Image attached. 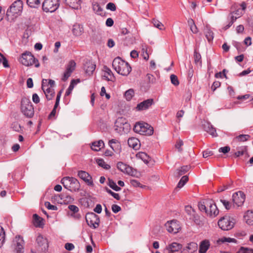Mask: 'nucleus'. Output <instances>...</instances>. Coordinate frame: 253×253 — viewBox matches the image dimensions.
<instances>
[{"instance_id": "1", "label": "nucleus", "mask_w": 253, "mask_h": 253, "mask_svg": "<svg viewBox=\"0 0 253 253\" xmlns=\"http://www.w3.org/2000/svg\"><path fill=\"white\" fill-rule=\"evenodd\" d=\"M199 210L205 212L208 216L211 217H214L219 213V211L211 199H204L200 201L198 204Z\"/></svg>"}, {"instance_id": "2", "label": "nucleus", "mask_w": 253, "mask_h": 253, "mask_svg": "<svg viewBox=\"0 0 253 253\" xmlns=\"http://www.w3.org/2000/svg\"><path fill=\"white\" fill-rule=\"evenodd\" d=\"M112 66L114 69L122 76H127L131 71V68L129 64L119 57L114 59Z\"/></svg>"}, {"instance_id": "3", "label": "nucleus", "mask_w": 253, "mask_h": 253, "mask_svg": "<svg viewBox=\"0 0 253 253\" xmlns=\"http://www.w3.org/2000/svg\"><path fill=\"white\" fill-rule=\"evenodd\" d=\"M23 1L21 0L14 1L7 10L6 15L8 20L13 21L20 15L23 10Z\"/></svg>"}, {"instance_id": "4", "label": "nucleus", "mask_w": 253, "mask_h": 253, "mask_svg": "<svg viewBox=\"0 0 253 253\" xmlns=\"http://www.w3.org/2000/svg\"><path fill=\"white\" fill-rule=\"evenodd\" d=\"M19 61L25 66L29 67L34 65L36 68L40 67L39 60L30 51H26L23 52L21 55Z\"/></svg>"}, {"instance_id": "5", "label": "nucleus", "mask_w": 253, "mask_h": 253, "mask_svg": "<svg viewBox=\"0 0 253 253\" xmlns=\"http://www.w3.org/2000/svg\"><path fill=\"white\" fill-rule=\"evenodd\" d=\"M63 186L72 192L78 191L80 188V184L77 179L73 177H65L61 180Z\"/></svg>"}, {"instance_id": "6", "label": "nucleus", "mask_w": 253, "mask_h": 253, "mask_svg": "<svg viewBox=\"0 0 253 253\" xmlns=\"http://www.w3.org/2000/svg\"><path fill=\"white\" fill-rule=\"evenodd\" d=\"M21 110L26 117L31 118L34 115V109L30 100L23 97L21 102Z\"/></svg>"}, {"instance_id": "7", "label": "nucleus", "mask_w": 253, "mask_h": 253, "mask_svg": "<svg viewBox=\"0 0 253 253\" xmlns=\"http://www.w3.org/2000/svg\"><path fill=\"white\" fill-rule=\"evenodd\" d=\"M135 132L144 135H151L153 133V128L149 124L143 123H137L133 128Z\"/></svg>"}, {"instance_id": "8", "label": "nucleus", "mask_w": 253, "mask_h": 253, "mask_svg": "<svg viewBox=\"0 0 253 253\" xmlns=\"http://www.w3.org/2000/svg\"><path fill=\"white\" fill-rule=\"evenodd\" d=\"M235 220L229 216H225L221 218L218 221V225L223 230H229L234 226Z\"/></svg>"}, {"instance_id": "9", "label": "nucleus", "mask_w": 253, "mask_h": 253, "mask_svg": "<svg viewBox=\"0 0 253 253\" xmlns=\"http://www.w3.org/2000/svg\"><path fill=\"white\" fill-rule=\"evenodd\" d=\"M24 241L23 237L18 235L13 239L11 248L14 253H24Z\"/></svg>"}, {"instance_id": "10", "label": "nucleus", "mask_w": 253, "mask_h": 253, "mask_svg": "<svg viewBox=\"0 0 253 253\" xmlns=\"http://www.w3.org/2000/svg\"><path fill=\"white\" fill-rule=\"evenodd\" d=\"M59 5V0H44L42 8L45 12H53L58 9Z\"/></svg>"}, {"instance_id": "11", "label": "nucleus", "mask_w": 253, "mask_h": 253, "mask_svg": "<svg viewBox=\"0 0 253 253\" xmlns=\"http://www.w3.org/2000/svg\"><path fill=\"white\" fill-rule=\"evenodd\" d=\"M86 221L90 227L96 228L99 225V218L93 212L88 213L85 216Z\"/></svg>"}, {"instance_id": "12", "label": "nucleus", "mask_w": 253, "mask_h": 253, "mask_svg": "<svg viewBox=\"0 0 253 253\" xmlns=\"http://www.w3.org/2000/svg\"><path fill=\"white\" fill-rule=\"evenodd\" d=\"M246 5L245 2H242L241 4H233L231 7V14H234L238 17H240L246 8Z\"/></svg>"}, {"instance_id": "13", "label": "nucleus", "mask_w": 253, "mask_h": 253, "mask_svg": "<svg viewBox=\"0 0 253 253\" xmlns=\"http://www.w3.org/2000/svg\"><path fill=\"white\" fill-rule=\"evenodd\" d=\"M76 63L73 60H70L66 65V70L62 77L63 81H66L71 75L72 73L75 70Z\"/></svg>"}, {"instance_id": "14", "label": "nucleus", "mask_w": 253, "mask_h": 253, "mask_svg": "<svg viewBox=\"0 0 253 253\" xmlns=\"http://www.w3.org/2000/svg\"><path fill=\"white\" fill-rule=\"evenodd\" d=\"M165 225L167 231L169 233L175 234L178 232L180 229V226L178 222L176 220L169 221Z\"/></svg>"}, {"instance_id": "15", "label": "nucleus", "mask_w": 253, "mask_h": 253, "mask_svg": "<svg viewBox=\"0 0 253 253\" xmlns=\"http://www.w3.org/2000/svg\"><path fill=\"white\" fill-rule=\"evenodd\" d=\"M245 200V195L241 191H238L233 194L232 201L234 206L240 207L243 205Z\"/></svg>"}, {"instance_id": "16", "label": "nucleus", "mask_w": 253, "mask_h": 253, "mask_svg": "<svg viewBox=\"0 0 253 253\" xmlns=\"http://www.w3.org/2000/svg\"><path fill=\"white\" fill-rule=\"evenodd\" d=\"M154 103L153 99H148L140 103H138L135 107L134 110L136 111H141L149 109Z\"/></svg>"}, {"instance_id": "17", "label": "nucleus", "mask_w": 253, "mask_h": 253, "mask_svg": "<svg viewBox=\"0 0 253 253\" xmlns=\"http://www.w3.org/2000/svg\"><path fill=\"white\" fill-rule=\"evenodd\" d=\"M78 175L87 185H93V182L92 177L88 172L84 170H79L78 172Z\"/></svg>"}, {"instance_id": "18", "label": "nucleus", "mask_w": 253, "mask_h": 253, "mask_svg": "<svg viewBox=\"0 0 253 253\" xmlns=\"http://www.w3.org/2000/svg\"><path fill=\"white\" fill-rule=\"evenodd\" d=\"M42 89L44 91L47 100H51L54 96L55 92L53 88L49 87L48 85H45L43 81L42 84Z\"/></svg>"}, {"instance_id": "19", "label": "nucleus", "mask_w": 253, "mask_h": 253, "mask_svg": "<svg viewBox=\"0 0 253 253\" xmlns=\"http://www.w3.org/2000/svg\"><path fill=\"white\" fill-rule=\"evenodd\" d=\"M102 76L104 79L108 81H114L115 77L110 69L106 66H104L102 69Z\"/></svg>"}, {"instance_id": "20", "label": "nucleus", "mask_w": 253, "mask_h": 253, "mask_svg": "<svg viewBox=\"0 0 253 253\" xmlns=\"http://www.w3.org/2000/svg\"><path fill=\"white\" fill-rule=\"evenodd\" d=\"M109 145L116 153H119L121 150V145L119 140L112 139L108 142Z\"/></svg>"}, {"instance_id": "21", "label": "nucleus", "mask_w": 253, "mask_h": 253, "mask_svg": "<svg viewBox=\"0 0 253 253\" xmlns=\"http://www.w3.org/2000/svg\"><path fill=\"white\" fill-rule=\"evenodd\" d=\"M117 168L124 173H126L128 174H132V168L129 166L124 164L123 162H120L117 163Z\"/></svg>"}, {"instance_id": "22", "label": "nucleus", "mask_w": 253, "mask_h": 253, "mask_svg": "<svg viewBox=\"0 0 253 253\" xmlns=\"http://www.w3.org/2000/svg\"><path fill=\"white\" fill-rule=\"evenodd\" d=\"M128 145L129 147L135 150H138L140 147V142L139 139L135 137H130L127 141Z\"/></svg>"}, {"instance_id": "23", "label": "nucleus", "mask_w": 253, "mask_h": 253, "mask_svg": "<svg viewBox=\"0 0 253 253\" xmlns=\"http://www.w3.org/2000/svg\"><path fill=\"white\" fill-rule=\"evenodd\" d=\"M210 247V243L208 240H204L200 242L199 245V253H206Z\"/></svg>"}, {"instance_id": "24", "label": "nucleus", "mask_w": 253, "mask_h": 253, "mask_svg": "<svg viewBox=\"0 0 253 253\" xmlns=\"http://www.w3.org/2000/svg\"><path fill=\"white\" fill-rule=\"evenodd\" d=\"M198 249L197 244L194 242H191L184 248V253H193L196 251Z\"/></svg>"}, {"instance_id": "25", "label": "nucleus", "mask_w": 253, "mask_h": 253, "mask_svg": "<svg viewBox=\"0 0 253 253\" xmlns=\"http://www.w3.org/2000/svg\"><path fill=\"white\" fill-rule=\"evenodd\" d=\"M33 223L36 227H42L43 225V219L37 214L33 215Z\"/></svg>"}, {"instance_id": "26", "label": "nucleus", "mask_w": 253, "mask_h": 253, "mask_svg": "<svg viewBox=\"0 0 253 253\" xmlns=\"http://www.w3.org/2000/svg\"><path fill=\"white\" fill-rule=\"evenodd\" d=\"M96 65L91 62H87L84 64V69L85 72L88 75H91L95 70Z\"/></svg>"}, {"instance_id": "27", "label": "nucleus", "mask_w": 253, "mask_h": 253, "mask_svg": "<svg viewBox=\"0 0 253 253\" xmlns=\"http://www.w3.org/2000/svg\"><path fill=\"white\" fill-rule=\"evenodd\" d=\"M72 32L74 35L80 36L84 32L83 27L81 25L76 24L73 25Z\"/></svg>"}, {"instance_id": "28", "label": "nucleus", "mask_w": 253, "mask_h": 253, "mask_svg": "<svg viewBox=\"0 0 253 253\" xmlns=\"http://www.w3.org/2000/svg\"><path fill=\"white\" fill-rule=\"evenodd\" d=\"M244 220L250 225H253V211H248L245 214Z\"/></svg>"}, {"instance_id": "29", "label": "nucleus", "mask_w": 253, "mask_h": 253, "mask_svg": "<svg viewBox=\"0 0 253 253\" xmlns=\"http://www.w3.org/2000/svg\"><path fill=\"white\" fill-rule=\"evenodd\" d=\"M66 4L74 9H78L80 7L81 0H64Z\"/></svg>"}, {"instance_id": "30", "label": "nucleus", "mask_w": 253, "mask_h": 253, "mask_svg": "<svg viewBox=\"0 0 253 253\" xmlns=\"http://www.w3.org/2000/svg\"><path fill=\"white\" fill-rule=\"evenodd\" d=\"M204 130L212 136H216V129L210 124L207 123L204 125Z\"/></svg>"}, {"instance_id": "31", "label": "nucleus", "mask_w": 253, "mask_h": 253, "mask_svg": "<svg viewBox=\"0 0 253 253\" xmlns=\"http://www.w3.org/2000/svg\"><path fill=\"white\" fill-rule=\"evenodd\" d=\"M204 34L209 42L212 41L214 36L213 32L207 26L204 29Z\"/></svg>"}, {"instance_id": "32", "label": "nucleus", "mask_w": 253, "mask_h": 253, "mask_svg": "<svg viewBox=\"0 0 253 253\" xmlns=\"http://www.w3.org/2000/svg\"><path fill=\"white\" fill-rule=\"evenodd\" d=\"M104 146V142L100 140L98 141L94 142L92 143V145L91 146V148L92 150L95 151H98L102 148H103Z\"/></svg>"}, {"instance_id": "33", "label": "nucleus", "mask_w": 253, "mask_h": 253, "mask_svg": "<svg viewBox=\"0 0 253 253\" xmlns=\"http://www.w3.org/2000/svg\"><path fill=\"white\" fill-rule=\"evenodd\" d=\"M182 248V245L179 243L173 242L171 244L169 245L168 247V250H169L170 252L173 253L175 252H178Z\"/></svg>"}, {"instance_id": "34", "label": "nucleus", "mask_w": 253, "mask_h": 253, "mask_svg": "<svg viewBox=\"0 0 253 253\" xmlns=\"http://www.w3.org/2000/svg\"><path fill=\"white\" fill-rule=\"evenodd\" d=\"M36 241L39 246L41 247H43L45 248L47 247V240L46 238L43 237L41 235H39L36 239Z\"/></svg>"}, {"instance_id": "35", "label": "nucleus", "mask_w": 253, "mask_h": 253, "mask_svg": "<svg viewBox=\"0 0 253 253\" xmlns=\"http://www.w3.org/2000/svg\"><path fill=\"white\" fill-rule=\"evenodd\" d=\"M136 157L142 160L145 163H148L149 161V156L145 152H139L136 154Z\"/></svg>"}, {"instance_id": "36", "label": "nucleus", "mask_w": 253, "mask_h": 253, "mask_svg": "<svg viewBox=\"0 0 253 253\" xmlns=\"http://www.w3.org/2000/svg\"><path fill=\"white\" fill-rule=\"evenodd\" d=\"M92 8L97 14L102 15L103 14L102 9L97 2H94L92 4Z\"/></svg>"}, {"instance_id": "37", "label": "nucleus", "mask_w": 253, "mask_h": 253, "mask_svg": "<svg viewBox=\"0 0 253 253\" xmlns=\"http://www.w3.org/2000/svg\"><path fill=\"white\" fill-rule=\"evenodd\" d=\"M250 136L248 134H241L235 138V140L238 142H245L248 140Z\"/></svg>"}, {"instance_id": "38", "label": "nucleus", "mask_w": 253, "mask_h": 253, "mask_svg": "<svg viewBox=\"0 0 253 253\" xmlns=\"http://www.w3.org/2000/svg\"><path fill=\"white\" fill-rule=\"evenodd\" d=\"M189 25L190 27V30L194 34H196L198 32V29L196 26L194 20L192 19H189L188 21Z\"/></svg>"}, {"instance_id": "39", "label": "nucleus", "mask_w": 253, "mask_h": 253, "mask_svg": "<svg viewBox=\"0 0 253 253\" xmlns=\"http://www.w3.org/2000/svg\"><path fill=\"white\" fill-rule=\"evenodd\" d=\"M189 169L188 166H184L181 167L179 169H177V176H179L184 174Z\"/></svg>"}, {"instance_id": "40", "label": "nucleus", "mask_w": 253, "mask_h": 253, "mask_svg": "<svg viewBox=\"0 0 253 253\" xmlns=\"http://www.w3.org/2000/svg\"><path fill=\"white\" fill-rule=\"evenodd\" d=\"M217 242L218 243H225V242H228V243H230V242H233V243H236L237 242V241L234 238H227V237H223L222 238H221L220 239H218V240L217 241Z\"/></svg>"}, {"instance_id": "41", "label": "nucleus", "mask_w": 253, "mask_h": 253, "mask_svg": "<svg viewBox=\"0 0 253 253\" xmlns=\"http://www.w3.org/2000/svg\"><path fill=\"white\" fill-rule=\"evenodd\" d=\"M134 95V90L132 89H129L128 90L126 91L125 93V96L126 99L128 101L130 100L132 97Z\"/></svg>"}, {"instance_id": "42", "label": "nucleus", "mask_w": 253, "mask_h": 253, "mask_svg": "<svg viewBox=\"0 0 253 253\" xmlns=\"http://www.w3.org/2000/svg\"><path fill=\"white\" fill-rule=\"evenodd\" d=\"M108 185L113 190L119 191L121 189L120 187L118 186L116 183L112 179H108Z\"/></svg>"}, {"instance_id": "43", "label": "nucleus", "mask_w": 253, "mask_h": 253, "mask_svg": "<svg viewBox=\"0 0 253 253\" xmlns=\"http://www.w3.org/2000/svg\"><path fill=\"white\" fill-rule=\"evenodd\" d=\"M192 219L194 222L198 225H201L203 224L202 221L200 219V216L196 214L195 212L192 215Z\"/></svg>"}, {"instance_id": "44", "label": "nucleus", "mask_w": 253, "mask_h": 253, "mask_svg": "<svg viewBox=\"0 0 253 253\" xmlns=\"http://www.w3.org/2000/svg\"><path fill=\"white\" fill-rule=\"evenodd\" d=\"M97 163L99 166L106 169H108L110 168V166L107 164L103 159H98L97 160Z\"/></svg>"}, {"instance_id": "45", "label": "nucleus", "mask_w": 253, "mask_h": 253, "mask_svg": "<svg viewBox=\"0 0 253 253\" xmlns=\"http://www.w3.org/2000/svg\"><path fill=\"white\" fill-rule=\"evenodd\" d=\"M27 3L31 7H36L40 3V0H27Z\"/></svg>"}, {"instance_id": "46", "label": "nucleus", "mask_w": 253, "mask_h": 253, "mask_svg": "<svg viewBox=\"0 0 253 253\" xmlns=\"http://www.w3.org/2000/svg\"><path fill=\"white\" fill-rule=\"evenodd\" d=\"M194 58L195 63L199 64L201 65L202 64L201 56V54L196 50L194 51Z\"/></svg>"}, {"instance_id": "47", "label": "nucleus", "mask_w": 253, "mask_h": 253, "mask_svg": "<svg viewBox=\"0 0 253 253\" xmlns=\"http://www.w3.org/2000/svg\"><path fill=\"white\" fill-rule=\"evenodd\" d=\"M5 240V232L3 229L0 226V247L3 244Z\"/></svg>"}, {"instance_id": "48", "label": "nucleus", "mask_w": 253, "mask_h": 253, "mask_svg": "<svg viewBox=\"0 0 253 253\" xmlns=\"http://www.w3.org/2000/svg\"><path fill=\"white\" fill-rule=\"evenodd\" d=\"M247 153L246 147L240 148L235 153V155L236 157H239L242 156Z\"/></svg>"}, {"instance_id": "49", "label": "nucleus", "mask_w": 253, "mask_h": 253, "mask_svg": "<svg viewBox=\"0 0 253 253\" xmlns=\"http://www.w3.org/2000/svg\"><path fill=\"white\" fill-rule=\"evenodd\" d=\"M188 177L187 176L185 175L182 176L177 184V187L178 188H181L188 181Z\"/></svg>"}, {"instance_id": "50", "label": "nucleus", "mask_w": 253, "mask_h": 253, "mask_svg": "<svg viewBox=\"0 0 253 253\" xmlns=\"http://www.w3.org/2000/svg\"><path fill=\"white\" fill-rule=\"evenodd\" d=\"M171 83L175 86H177L179 84V82L177 77L175 75H171L170 76Z\"/></svg>"}, {"instance_id": "51", "label": "nucleus", "mask_w": 253, "mask_h": 253, "mask_svg": "<svg viewBox=\"0 0 253 253\" xmlns=\"http://www.w3.org/2000/svg\"><path fill=\"white\" fill-rule=\"evenodd\" d=\"M237 253H253V249L248 248L241 247Z\"/></svg>"}, {"instance_id": "52", "label": "nucleus", "mask_w": 253, "mask_h": 253, "mask_svg": "<svg viewBox=\"0 0 253 253\" xmlns=\"http://www.w3.org/2000/svg\"><path fill=\"white\" fill-rule=\"evenodd\" d=\"M74 82V80L72 81L69 87L68 88V89H67V90L66 91V93L65 94V96H68L70 95L71 94V93H72V91L74 87V85L73 84Z\"/></svg>"}, {"instance_id": "53", "label": "nucleus", "mask_w": 253, "mask_h": 253, "mask_svg": "<svg viewBox=\"0 0 253 253\" xmlns=\"http://www.w3.org/2000/svg\"><path fill=\"white\" fill-rule=\"evenodd\" d=\"M220 202L223 205L226 209L230 210L231 208L232 204L230 202L224 199H221Z\"/></svg>"}, {"instance_id": "54", "label": "nucleus", "mask_w": 253, "mask_h": 253, "mask_svg": "<svg viewBox=\"0 0 253 253\" xmlns=\"http://www.w3.org/2000/svg\"><path fill=\"white\" fill-rule=\"evenodd\" d=\"M106 191L107 193L111 195L115 199L117 200H119L120 199V196L118 193H116L112 191L110 189L108 188H106Z\"/></svg>"}, {"instance_id": "55", "label": "nucleus", "mask_w": 253, "mask_h": 253, "mask_svg": "<svg viewBox=\"0 0 253 253\" xmlns=\"http://www.w3.org/2000/svg\"><path fill=\"white\" fill-rule=\"evenodd\" d=\"M153 23H154V25L155 26V27L158 28L159 29H160V30L164 29V25L160 21H157V20H154L153 22Z\"/></svg>"}, {"instance_id": "56", "label": "nucleus", "mask_w": 253, "mask_h": 253, "mask_svg": "<svg viewBox=\"0 0 253 253\" xmlns=\"http://www.w3.org/2000/svg\"><path fill=\"white\" fill-rule=\"evenodd\" d=\"M185 210L188 214L190 215H193V214L195 212L193 209L190 206H185Z\"/></svg>"}, {"instance_id": "57", "label": "nucleus", "mask_w": 253, "mask_h": 253, "mask_svg": "<svg viewBox=\"0 0 253 253\" xmlns=\"http://www.w3.org/2000/svg\"><path fill=\"white\" fill-rule=\"evenodd\" d=\"M106 8L111 11H115L116 9V6L115 4L112 2L108 3L106 5Z\"/></svg>"}, {"instance_id": "58", "label": "nucleus", "mask_w": 253, "mask_h": 253, "mask_svg": "<svg viewBox=\"0 0 253 253\" xmlns=\"http://www.w3.org/2000/svg\"><path fill=\"white\" fill-rule=\"evenodd\" d=\"M104 95H105V96H106V98L107 99H110V96L109 94L107 93L106 92V89H105V87L104 86H102L101 87V92H100V95L101 96H104Z\"/></svg>"}, {"instance_id": "59", "label": "nucleus", "mask_w": 253, "mask_h": 253, "mask_svg": "<svg viewBox=\"0 0 253 253\" xmlns=\"http://www.w3.org/2000/svg\"><path fill=\"white\" fill-rule=\"evenodd\" d=\"M220 86V82L219 81H215L212 84L211 89L213 91H215V89Z\"/></svg>"}, {"instance_id": "60", "label": "nucleus", "mask_w": 253, "mask_h": 253, "mask_svg": "<svg viewBox=\"0 0 253 253\" xmlns=\"http://www.w3.org/2000/svg\"><path fill=\"white\" fill-rule=\"evenodd\" d=\"M0 56L2 57V62L3 66L5 68L8 67L9 64L8 63V61L6 59V58L1 53H0Z\"/></svg>"}, {"instance_id": "61", "label": "nucleus", "mask_w": 253, "mask_h": 253, "mask_svg": "<svg viewBox=\"0 0 253 253\" xmlns=\"http://www.w3.org/2000/svg\"><path fill=\"white\" fill-rule=\"evenodd\" d=\"M142 56H143L144 59L146 60H148L149 56L148 55V53H147V50L146 48H143L142 49Z\"/></svg>"}, {"instance_id": "62", "label": "nucleus", "mask_w": 253, "mask_h": 253, "mask_svg": "<svg viewBox=\"0 0 253 253\" xmlns=\"http://www.w3.org/2000/svg\"><path fill=\"white\" fill-rule=\"evenodd\" d=\"M69 209L73 211V213H75L79 211V208L75 205H69L68 206Z\"/></svg>"}, {"instance_id": "63", "label": "nucleus", "mask_w": 253, "mask_h": 253, "mask_svg": "<svg viewBox=\"0 0 253 253\" xmlns=\"http://www.w3.org/2000/svg\"><path fill=\"white\" fill-rule=\"evenodd\" d=\"M183 141L179 139L176 142L175 147L179 151H181L182 149L181 148V147L183 145Z\"/></svg>"}, {"instance_id": "64", "label": "nucleus", "mask_w": 253, "mask_h": 253, "mask_svg": "<svg viewBox=\"0 0 253 253\" xmlns=\"http://www.w3.org/2000/svg\"><path fill=\"white\" fill-rule=\"evenodd\" d=\"M32 100L36 104H37L40 102V99L39 96L38 95V94L37 93H34L33 94Z\"/></svg>"}]
</instances>
